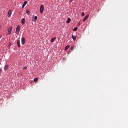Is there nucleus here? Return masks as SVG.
Wrapping results in <instances>:
<instances>
[{
    "label": "nucleus",
    "instance_id": "1",
    "mask_svg": "<svg viewBox=\"0 0 128 128\" xmlns=\"http://www.w3.org/2000/svg\"><path fill=\"white\" fill-rule=\"evenodd\" d=\"M20 26L18 25L16 28V34H20Z\"/></svg>",
    "mask_w": 128,
    "mask_h": 128
},
{
    "label": "nucleus",
    "instance_id": "2",
    "mask_svg": "<svg viewBox=\"0 0 128 128\" xmlns=\"http://www.w3.org/2000/svg\"><path fill=\"white\" fill-rule=\"evenodd\" d=\"M44 6L42 5L40 8V14H44Z\"/></svg>",
    "mask_w": 128,
    "mask_h": 128
},
{
    "label": "nucleus",
    "instance_id": "3",
    "mask_svg": "<svg viewBox=\"0 0 128 128\" xmlns=\"http://www.w3.org/2000/svg\"><path fill=\"white\" fill-rule=\"evenodd\" d=\"M12 27H10L8 30V34H12Z\"/></svg>",
    "mask_w": 128,
    "mask_h": 128
},
{
    "label": "nucleus",
    "instance_id": "4",
    "mask_svg": "<svg viewBox=\"0 0 128 128\" xmlns=\"http://www.w3.org/2000/svg\"><path fill=\"white\" fill-rule=\"evenodd\" d=\"M12 12L11 11V10H10L8 13V18H10L12 16Z\"/></svg>",
    "mask_w": 128,
    "mask_h": 128
},
{
    "label": "nucleus",
    "instance_id": "5",
    "mask_svg": "<svg viewBox=\"0 0 128 128\" xmlns=\"http://www.w3.org/2000/svg\"><path fill=\"white\" fill-rule=\"evenodd\" d=\"M22 44H26V39L24 38H22Z\"/></svg>",
    "mask_w": 128,
    "mask_h": 128
},
{
    "label": "nucleus",
    "instance_id": "6",
    "mask_svg": "<svg viewBox=\"0 0 128 128\" xmlns=\"http://www.w3.org/2000/svg\"><path fill=\"white\" fill-rule=\"evenodd\" d=\"M88 18H90V15H88L87 16H86L83 20L84 22H86L88 20Z\"/></svg>",
    "mask_w": 128,
    "mask_h": 128
},
{
    "label": "nucleus",
    "instance_id": "7",
    "mask_svg": "<svg viewBox=\"0 0 128 128\" xmlns=\"http://www.w3.org/2000/svg\"><path fill=\"white\" fill-rule=\"evenodd\" d=\"M21 22L22 26L26 24V20L24 18L22 19Z\"/></svg>",
    "mask_w": 128,
    "mask_h": 128
},
{
    "label": "nucleus",
    "instance_id": "8",
    "mask_svg": "<svg viewBox=\"0 0 128 128\" xmlns=\"http://www.w3.org/2000/svg\"><path fill=\"white\" fill-rule=\"evenodd\" d=\"M8 68H9L8 65H6L4 68V70H8Z\"/></svg>",
    "mask_w": 128,
    "mask_h": 128
},
{
    "label": "nucleus",
    "instance_id": "9",
    "mask_svg": "<svg viewBox=\"0 0 128 128\" xmlns=\"http://www.w3.org/2000/svg\"><path fill=\"white\" fill-rule=\"evenodd\" d=\"M72 22V20H70V18H68L67 21H66V24H70Z\"/></svg>",
    "mask_w": 128,
    "mask_h": 128
},
{
    "label": "nucleus",
    "instance_id": "10",
    "mask_svg": "<svg viewBox=\"0 0 128 128\" xmlns=\"http://www.w3.org/2000/svg\"><path fill=\"white\" fill-rule=\"evenodd\" d=\"M18 46V48H20V41L18 40L17 42Z\"/></svg>",
    "mask_w": 128,
    "mask_h": 128
},
{
    "label": "nucleus",
    "instance_id": "11",
    "mask_svg": "<svg viewBox=\"0 0 128 128\" xmlns=\"http://www.w3.org/2000/svg\"><path fill=\"white\" fill-rule=\"evenodd\" d=\"M72 38L74 42H76V36H72Z\"/></svg>",
    "mask_w": 128,
    "mask_h": 128
},
{
    "label": "nucleus",
    "instance_id": "12",
    "mask_svg": "<svg viewBox=\"0 0 128 128\" xmlns=\"http://www.w3.org/2000/svg\"><path fill=\"white\" fill-rule=\"evenodd\" d=\"M56 40V38H52L51 40V42H54V40Z\"/></svg>",
    "mask_w": 128,
    "mask_h": 128
},
{
    "label": "nucleus",
    "instance_id": "13",
    "mask_svg": "<svg viewBox=\"0 0 128 128\" xmlns=\"http://www.w3.org/2000/svg\"><path fill=\"white\" fill-rule=\"evenodd\" d=\"M34 82H38V78H36L34 79Z\"/></svg>",
    "mask_w": 128,
    "mask_h": 128
},
{
    "label": "nucleus",
    "instance_id": "14",
    "mask_svg": "<svg viewBox=\"0 0 128 128\" xmlns=\"http://www.w3.org/2000/svg\"><path fill=\"white\" fill-rule=\"evenodd\" d=\"M78 28L77 27L75 28L74 29V32H77L78 31Z\"/></svg>",
    "mask_w": 128,
    "mask_h": 128
},
{
    "label": "nucleus",
    "instance_id": "15",
    "mask_svg": "<svg viewBox=\"0 0 128 128\" xmlns=\"http://www.w3.org/2000/svg\"><path fill=\"white\" fill-rule=\"evenodd\" d=\"M68 48H70V46H67L65 48V50H68Z\"/></svg>",
    "mask_w": 128,
    "mask_h": 128
},
{
    "label": "nucleus",
    "instance_id": "16",
    "mask_svg": "<svg viewBox=\"0 0 128 128\" xmlns=\"http://www.w3.org/2000/svg\"><path fill=\"white\" fill-rule=\"evenodd\" d=\"M28 4V2H25L23 5H24L25 6Z\"/></svg>",
    "mask_w": 128,
    "mask_h": 128
},
{
    "label": "nucleus",
    "instance_id": "17",
    "mask_svg": "<svg viewBox=\"0 0 128 128\" xmlns=\"http://www.w3.org/2000/svg\"><path fill=\"white\" fill-rule=\"evenodd\" d=\"M26 14L28 16H30V11L28 10H26Z\"/></svg>",
    "mask_w": 128,
    "mask_h": 128
},
{
    "label": "nucleus",
    "instance_id": "18",
    "mask_svg": "<svg viewBox=\"0 0 128 128\" xmlns=\"http://www.w3.org/2000/svg\"><path fill=\"white\" fill-rule=\"evenodd\" d=\"M34 20H35V22H36V20H38V16H35Z\"/></svg>",
    "mask_w": 128,
    "mask_h": 128
},
{
    "label": "nucleus",
    "instance_id": "19",
    "mask_svg": "<svg viewBox=\"0 0 128 128\" xmlns=\"http://www.w3.org/2000/svg\"><path fill=\"white\" fill-rule=\"evenodd\" d=\"M82 16H84V12H82Z\"/></svg>",
    "mask_w": 128,
    "mask_h": 128
},
{
    "label": "nucleus",
    "instance_id": "20",
    "mask_svg": "<svg viewBox=\"0 0 128 128\" xmlns=\"http://www.w3.org/2000/svg\"><path fill=\"white\" fill-rule=\"evenodd\" d=\"M0 72H2V69L0 68Z\"/></svg>",
    "mask_w": 128,
    "mask_h": 128
},
{
    "label": "nucleus",
    "instance_id": "21",
    "mask_svg": "<svg viewBox=\"0 0 128 128\" xmlns=\"http://www.w3.org/2000/svg\"><path fill=\"white\" fill-rule=\"evenodd\" d=\"M74 2V0H70V2Z\"/></svg>",
    "mask_w": 128,
    "mask_h": 128
},
{
    "label": "nucleus",
    "instance_id": "22",
    "mask_svg": "<svg viewBox=\"0 0 128 128\" xmlns=\"http://www.w3.org/2000/svg\"><path fill=\"white\" fill-rule=\"evenodd\" d=\"M74 47H72L71 48V50H74Z\"/></svg>",
    "mask_w": 128,
    "mask_h": 128
},
{
    "label": "nucleus",
    "instance_id": "23",
    "mask_svg": "<svg viewBox=\"0 0 128 128\" xmlns=\"http://www.w3.org/2000/svg\"><path fill=\"white\" fill-rule=\"evenodd\" d=\"M24 68L25 70H26V68H28V67L26 66V67Z\"/></svg>",
    "mask_w": 128,
    "mask_h": 128
},
{
    "label": "nucleus",
    "instance_id": "24",
    "mask_svg": "<svg viewBox=\"0 0 128 128\" xmlns=\"http://www.w3.org/2000/svg\"><path fill=\"white\" fill-rule=\"evenodd\" d=\"M24 6H26L23 5L22 6V8H24Z\"/></svg>",
    "mask_w": 128,
    "mask_h": 128
},
{
    "label": "nucleus",
    "instance_id": "25",
    "mask_svg": "<svg viewBox=\"0 0 128 128\" xmlns=\"http://www.w3.org/2000/svg\"><path fill=\"white\" fill-rule=\"evenodd\" d=\"M10 46H12V44H9L10 48Z\"/></svg>",
    "mask_w": 128,
    "mask_h": 128
},
{
    "label": "nucleus",
    "instance_id": "26",
    "mask_svg": "<svg viewBox=\"0 0 128 128\" xmlns=\"http://www.w3.org/2000/svg\"><path fill=\"white\" fill-rule=\"evenodd\" d=\"M78 26H80V23H78Z\"/></svg>",
    "mask_w": 128,
    "mask_h": 128
},
{
    "label": "nucleus",
    "instance_id": "27",
    "mask_svg": "<svg viewBox=\"0 0 128 128\" xmlns=\"http://www.w3.org/2000/svg\"><path fill=\"white\" fill-rule=\"evenodd\" d=\"M98 12H100V10H98Z\"/></svg>",
    "mask_w": 128,
    "mask_h": 128
}]
</instances>
